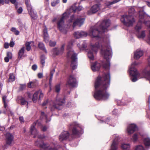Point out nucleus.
<instances>
[{
  "label": "nucleus",
  "instance_id": "bf43d9fd",
  "mask_svg": "<svg viewBox=\"0 0 150 150\" xmlns=\"http://www.w3.org/2000/svg\"><path fill=\"white\" fill-rule=\"evenodd\" d=\"M147 115L148 116V117L150 119V110L149 109L147 111Z\"/></svg>",
  "mask_w": 150,
  "mask_h": 150
},
{
  "label": "nucleus",
  "instance_id": "9d476101",
  "mask_svg": "<svg viewBox=\"0 0 150 150\" xmlns=\"http://www.w3.org/2000/svg\"><path fill=\"white\" fill-rule=\"evenodd\" d=\"M111 137L113 139V142L110 150H118V144L121 140L120 137L117 134H115Z\"/></svg>",
  "mask_w": 150,
  "mask_h": 150
},
{
  "label": "nucleus",
  "instance_id": "e2e57ef3",
  "mask_svg": "<svg viewBox=\"0 0 150 150\" xmlns=\"http://www.w3.org/2000/svg\"><path fill=\"white\" fill-rule=\"evenodd\" d=\"M4 3V0H0V6L3 5Z\"/></svg>",
  "mask_w": 150,
  "mask_h": 150
},
{
  "label": "nucleus",
  "instance_id": "37998d69",
  "mask_svg": "<svg viewBox=\"0 0 150 150\" xmlns=\"http://www.w3.org/2000/svg\"><path fill=\"white\" fill-rule=\"evenodd\" d=\"M12 56V54L11 52H8L7 54V57H8L10 59H11Z\"/></svg>",
  "mask_w": 150,
  "mask_h": 150
},
{
  "label": "nucleus",
  "instance_id": "603ef678",
  "mask_svg": "<svg viewBox=\"0 0 150 150\" xmlns=\"http://www.w3.org/2000/svg\"><path fill=\"white\" fill-rule=\"evenodd\" d=\"M38 76L39 78H41L43 76V74L42 73H40L38 74Z\"/></svg>",
  "mask_w": 150,
  "mask_h": 150
},
{
  "label": "nucleus",
  "instance_id": "de8ad7c7",
  "mask_svg": "<svg viewBox=\"0 0 150 150\" xmlns=\"http://www.w3.org/2000/svg\"><path fill=\"white\" fill-rule=\"evenodd\" d=\"M4 46L5 48L7 49L8 48L9 45L8 43L6 42L4 44Z\"/></svg>",
  "mask_w": 150,
  "mask_h": 150
},
{
  "label": "nucleus",
  "instance_id": "f704fd0d",
  "mask_svg": "<svg viewBox=\"0 0 150 150\" xmlns=\"http://www.w3.org/2000/svg\"><path fill=\"white\" fill-rule=\"evenodd\" d=\"M45 55H42L41 56V63L42 65V67L44 66L45 63Z\"/></svg>",
  "mask_w": 150,
  "mask_h": 150
},
{
  "label": "nucleus",
  "instance_id": "1a4fd4ad",
  "mask_svg": "<svg viewBox=\"0 0 150 150\" xmlns=\"http://www.w3.org/2000/svg\"><path fill=\"white\" fill-rule=\"evenodd\" d=\"M41 124L38 121H36L31 126L30 129V132L32 134L34 135V137H37L39 139H42L45 137L43 135H40L38 134V132L35 128V126H41Z\"/></svg>",
  "mask_w": 150,
  "mask_h": 150
},
{
  "label": "nucleus",
  "instance_id": "9b49d317",
  "mask_svg": "<svg viewBox=\"0 0 150 150\" xmlns=\"http://www.w3.org/2000/svg\"><path fill=\"white\" fill-rule=\"evenodd\" d=\"M25 3L26 4L28 13L31 17L33 19H36L37 18V13L34 11L32 8L29 0H25Z\"/></svg>",
  "mask_w": 150,
  "mask_h": 150
},
{
  "label": "nucleus",
  "instance_id": "09e8293b",
  "mask_svg": "<svg viewBox=\"0 0 150 150\" xmlns=\"http://www.w3.org/2000/svg\"><path fill=\"white\" fill-rule=\"evenodd\" d=\"M82 7L81 6H79L78 7L76 6V11H80L82 10Z\"/></svg>",
  "mask_w": 150,
  "mask_h": 150
},
{
  "label": "nucleus",
  "instance_id": "dca6fc26",
  "mask_svg": "<svg viewBox=\"0 0 150 150\" xmlns=\"http://www.w3.org/2000/svg\"><path fill=\"white\" fill-rule=\"evenodd\" d=\"M100 4H96L94 5L91 7L90 10L88 11V14L91 15L96 13L100 10Z\"/></svg>",
  "mask_w": 150,
  "mask_h": 150
},
{
  "label": "nucleus",
  "instance_id": "393cba45",
  "mask_svg": "<svg viewBox=\"0 0 150 150\" xmlns=\"http://www.w3.org/2000/svg\"><path fill=\"white\" fill-rule=\"evenodd\" d=\"M65 45H62L60 49L58 50L57 48H55L54 49L53 51L54 53L56 55L61 54L64 51Z\"/></svg>",
  "mask_w": 150,
  "mask_h": 150
},
{
  "label": "nucleus",
  "instance_id": "cd10ccee",
  "mask_svg": "<svg viewBox=\"0 0 150 150\" xmlns=\"http://www.w3.org/2000/svg\"><path fill=\"white\" fill-rule=\"evenodd\" d=\"M120 147L123 150H129L130 147V145L129 143H122L121 144Z\"/></svg>",
  "mask_w": 150,
  "mask_h": 150
},
{
  "label": "nucleus",
  "instance_id": "aec40b11",
  "mask_svg": "<svg viewBox=\"0 0 150 150\" xmlns=\"http://www.w3.org/2000/svg\"><path fill=\"white\" fill-rule=\"evenodd\" d=\"M6 141L7 144L10 145L13 142V136L10 133H8L6 134Z\"/></svg>",
  "mask_w": 150,
  "mask_h": 150
},
{
  "label": "nucleus",
  "instance_id": "052dcab7",
  "mask_svg": "<svg viewBox=\"0 0 150 150\" xmlns=\"http://www.w3.org/2000/svg\"><path fill=\"white\" fill-rule=\"evenodd\" d=\"M8 112L9 115L12 116L13 115V113L10 110H8Z\"/></svg>",
  "mask_w": 150,
  "mask_h": 150
},
{
  "label": "nucleus",
  "instance_id": "7ed1b4c3",
  "mask_svg": "<svg viewBox=\"0 0 150 150\" xmlns=\"http://www.w3.org/2000/svg\"><path fill=\"white\" fill-rule=\"evenodd\" d=\"M149 17L143 11H140L139 13V21L135 27V32L137 38L140 39H143L146 35L145 31L144 30L140 31L142 28V24L144 23L150 28L149 35L147 40V42L150 45V21H146Z\"/></svg>",
  "mask_w": 150,
  "mask_h": 150
},
{
  "label": "nucleus",
  "instance_id": "f3484780",
  "mask_svg": "<svg viewBox=\"0 0 150 150\" xmlns=\"http://www.w3.org/2000/svg\"><path fill=\"white\" fill-rule=\"evenodd\" d=\"M144 135L139 132H138L133 134L131 138V140L134 143L137 142L139 139L141 137H143Z\"/></svg>",
  "mask_w": 150,
  "mask_h": 150
},
{
  "label": "nucleus",
  "instance_id": "ddd939ff",
  "mask_svg": "<svg viewBox=\"0 0 150 150\" xmlns=\"http://www.w3.org/2000/svg\"><path fill=\"white\" fill-rule=\"evenodd\" d=\"M77 82L74 75H70L68 79L67 85L69 86L76 87L77 86Z\"/></svg>",
  "mask_w": 150,
  "mask_h": 150
},
{
  "label": "nucleus",
  "instance_id": "49530a36",
  "mask_svg": "<svg viewBox=\"0 0 150 150\" xmlns=\"http://www.w3.org/2000/svg\"><path fill=\"white\" fill-rule=\"evenodd\" d=\"M23 11V9L21 7H19L17 10V12L18 13H21Z\"/></svg>",
  "mask_w": 150,
  "mask_h": 150
},
{
  "label": "nucleus",
  "instance_id": "473e14b6",
  "mask_svg": "<svg viewBox=\"0 0 150 150\" xmlns=\"http://www.w3.org/2000/svg\"><path fill=\"white\" fill-rule=\"evenodd\" d=\"M38 47L40 49L44 50L45 53H47V51L45 47L44 44L42 42H39Z\"/></svg>",
  "mask_w": 150,
  "mask_h": 150
},
{
  "label": "nucleus",
  "instance_id": "a18cd8bd",
  "mask_svg": "<svg viewBox=\"0 0 150 150\" xmlns=\"http://www.w3.org/2000/svg\"><path fill=\"white\" fill-rule=\"evenodd\" d=\"M10 2L12 4H14L16 6V7L17 8V3L16 0H10Z\"/></svg>",
  "mask_w": 150,
  "mask_h": 150
},
{
  "label": "nucleus",
  "instance_id": "f257e3e1",
  "mask_svg": "<svg viewBox=\"0 0 150 150\" xmlns=\"http://www.w3.org/2000/svg\"><path fill=\"white\" fill-rule=\"evenodd\" d=\"M99 40L95 44L90 43V49L88 52V56L91 60L94 59V54L97 53L98 49L101 47L100 53L104 59L102 63L103 68L106 71L102 76H98L94 83L95 91L93 95L94 98L98 100H105L108 99L110 94L106 89L110 86V75L108 71L110 66V59L112 57V52L110 45L109 37H92Z\"/></svg>",
  "mask_w": 150,
  "mask_h": 150
},
{
  "label": "nucleus",
  "instance_id": "c756f323",
  "mask_svg": "<svg viewBox=\"0 0 150 150\" xmlns=\"http://www.w3.org/2000/svg\"><path fill=\"white\" fill-rule=\"evenodd\" d=\"M26 50L28 51H30L31 49V47H34L33 42H27L25 44Z\"/></svg>",
  "mask_w": 150,
  "mask_h": 150
},
{
  "label": "nucleus",
  "instance_id": "680f3d73",
  "mask_svg": "<svg viewBox=\"0 0 150 150\" xmlns=\"http://www.w3.org/2000/svg\"><path fill=\"white\" fill-rule=\"evenodd\" d=\"M10 59L7 57H6L4 58V60L5 62H8Z\"/></svg>",
  "mask_w": 150,
  "mask_h": 150
},
{
  "label": "nucleus",
  "instance_id": "412c9836",
  "mask_svg": "<svg viewBox=\"0 0 150 150\" xmlns=\"http://www.w3.org/2000/svg\"><path fill=\"white\" fill-rule=\"evenodd\" d=\"M69 134L68 132L67 131L63 132L59 137V140L62 141L68 139L69 136Z\"/></svg>",
  "mask_w": 150,
  "mask_h": 150
},
{
  "label": "nucleus",
  "instance_id": "39448f33",
  "mask_svg": "<svg viewBox=\"0 0 150 150\" xmlns=\"http://www.w3.org/2000/svg\"><path fill=\"white\" fill-rule=\"evenodd\" d=\"M135 11V9L134 7H130L129 9V15H124L122 16L121 18V22L127 26H130L132 25L135 21V20L132 16Z\"/></svg>",
  "mask_w": 150,
  "mask_h": 150
},
{
  "label": "nucleus",
  "instance_id": "a878e982",
  "mask_svg": "<svg viewBox=\"0 0 150 150\" xmlns=\"http://www.w3.org/2000/svg\"><path fill=\"white\" fill-rule=\"evenodd\" d=\"M50 115H45L44 112H42L41 113V116L40 117V119H44L46 120V122H49L50 120Z\"/></svg>",
  "mask_w": 150,
  "mask_h": 150
},
{
  "label": "nucleus",
  "instance_id": "3c124183",
  "mask_svg": "<svg viewBox=\"0 0 150 150\" xmlns=\"http://www.w3.org/2000/svg\"><path fill=\"white\" fill-rule=\"evenodd\" d=\"M14 44L15 43L14 42H13V41H11L10 42L9 45L11 47H12L14 46Z\"/></svg>",
  "mask_w": 150,
  "mask_h": 150
},
{
  "label": "nucleus",
  "instance_id": "0e129e2a",
  "mask_svg": "<svg viewBox=\"0 0 150 150\" xmlns=\"http://www.w3.org/2000/svg\"><path fill=\"white\" fill-rule=\"evenodd\" d=\"M4 2L6 4H8L9 2H10V0H5Z\"/></svg>",
  "mask_w": 150,
  "mask_h": 150
},
{
  "label": "nucleus",
  "instance_id": "c85d7f7f",
  "mask_svg": "<svg viewBox=\"0 0 150 150\" xmlns=\"http://www.w3.org/2000/svg\"><path fill=\"white\" fill-rule=\"evenodd\" d=\"M77 45L79 49L81 50H84L86 47V42L84 41L80 42V44L78 43Z\"/></svg>",
  "mask_w": 150,
  "mask_h": 150
},
{
  "label": "nucleus",
  "instance_id": "6e6d98bb",
  "mask_svg": "<svg viewBox=\"0 0 150 150\" xmlns=\"http://www.w3.org/2000/svg\"><path fill=\"white\" fill-rule=\"evenodd\" d=\"M117 112V110L115 109L112 112V114L114 115H116Z\"/></svg>",
  "mask_w": 150,
  "mask_h": 150
},
{
  "label": "nucleus",
  "instance_id": "a211bd4d",
  "mask_svg": "<svg viewBox=\"0 0 150 150\" xmlns=\"http://www.w3.org/2000/svg\"><path fill=\"white\" fill-rule=\"evenodd\" d=\"M88 35V34L86 32L80 31H76L74 34V37L77 38L86 37Z\"/></svg>",
  "mask_w": 150,
  "mask_h": 150
},
{
  "label": "nucleus",
  "instance_id": "69168bd1",
  "mask_svg": "<svg viewBox=\"0 0 150 150\" xmlns=\"http://www.w3.org/2000/svg\"><path fill=\"white\" fill-rule=\"evenodd\" d=\"M4 127H0V130L3 131L4 130Z\"/></svg>",
  "mask_w": 150,
  "mask_h": 150
},
{
  "label": "nucleus",
  "instance_id": "ea45409f",
  "mask_svg": "<svg viewBox=\"0 0 150 150\" xmlns=\"http://www.w3.org/2000/svg\"><path fill=\"white\" fill-rule=\"evenodd\" d=\"M3 100L4 103V107L5 108H6L7 106V104L6 103V97L5 96H4L3 97Z\"/></svg>",
  "mask_w": 150,
  "mask_h": 150
},
{
  "label": "nucleus",
  "instance_id": "4468645a",
  "mask_svg": "<svg viewBox=\"0 0 150 150\" xmlns=\"http://www.w3.org/2000/svg\"><path fill=\"white\" fill-rule=\"evenodd\" d=\"M138 129L136 125L135 124H131L127 126L126 131L129 134H131L136 131Z\"/></svg>",
  "mask_w": 150,
  "mask_h": 150
},
{
  "label": "nucleus",
  "instance_id": "4be33fe9",
  "mask_svg": "<svg viewBox=\"0 0 150 150\" xmlns=\"http://www.w3.org/2000/svg\"><path fill=\"white\" fill-rule=\"evenodd\" d=\"M143 52L140 49H137L134 52V58L136 59H138L143 55Z\"/></svg>",
  "mask_w": 150,
  "mask_h": 150
},
{
  "label": "nucleus",
  "instance_id": "f8f14e48",
  "mask_svg": "<svg viewBox=\"0 0 150 150\" xmlns=\"http://www.w3.org/2000/svg\"><path fill=\"white\" fill-rule=\"evenodd\" d=\"M144 77L150 83V56L148 59V65L143 71Z\"/></svg>",
  "mask_w": 150,
  "mask_h": 150
},
{
  "label": "nucleus",
  "instance_id": "4c0bfd02",
  "mask_svg": "<svg viewBox=\"0 0 150 150\" xmlns=\"http://www.w3.org/2000/svg\"><path fill=\"white\" fill-rule=\"evenodd\" d=\"M59 2V0H55L53 1L51 3V5L53 6H55Z\"/></svg>",
  "mask_w": 150,
  "mask_h": 150
},
{
  "label": "nucleus",
  "instance_id": "58836bf2",
  "mask_svg": "<svg viewBox=\"0 0 150 150\" xmlns=\"http://www.w3.org/2000/svg\"><path fill=\"white\" fill-rule=\"evenodd\" d=\"M20 99L21 101V103L22 105H25L27 103V102L25 100L24 98L23 97H21Z\"/></svg>",
  "mask_w": 150,
  "mask_h": 150
},
{
  "label": "nucleus",
  "instance_id": "423d86ee",
  "mask_svg": "<svg viewBox=\"0 0 150 150\" xmlns=\"http://www.w3.org/2000/svg\"><path fill=\"white\" fill-rule=\"evenodd\" d=\"M72 45L73 43L72 41L69 42L67 46V49L68 50L67 57L68 58H71V66L73 69H74L77 67V54L75 53L72 49H71Z\"/></svg>",
  "mask_w": 150,
  "mask_h": 150
},
{
  "label": "nucleus",
  "instance_id": "a19ab883",
  "mask_svg": "<svg viewBox=\"0 0 150 150\" xmlns=\"http://www.w3.org/2000/svg\"><path fill=\"white\" fill-rule=\"evenodd\" d=\"M55 92L57 93H59L60 90V87L59 84L56 85L55 87Z\"/></svg>",
  "mask_w": 150,
  "mask_h": 150
},
{
  "label": "nucleus",
  "instance_id": "2f4dec72",
  "mask_svg": "<svg viewBox=\"0 0 150 150\" xmlns=\"http://www.w3.org/2000/svg\"><path fill=\"white\" fill-rule=\"evenodd\" d=\"M134 150H146V149L143 145L139 144L135 146Z\"/></svg>",
  "mask_w": 150,
  "mask_h": 150
},
{
  "label": "nucleus",
  "instance_id": "72a5a7b5",
  "mask_svg": "<svg viewBox=\"0 0 150 150\" xmlns=\"http://www.w3.org/2000/svg\"><path fill=\"white\" fill-rule=\"evenodd\" d=\"M120 0H114L112 1V2H107L105 4L106 5L108 6L112 4H113L116 3L119 1H120Z\"/></svg>",
  "mask_w": 150,
  "mask_h": 150
},
{
  "label": "nucleus",
  "instance_id": "c03bdc74",
  "mask_svg": "<svg viewBox=\"0 0 150 150\" xmlns=\"http://www.w3.org/2000/svg\"><path fill=\"white\" fill-rule=\"evenodd\" d=\"M56 45V42H53L50 41L49 42V45L51 46H54Z\"/></svg>",
  "mask_w": 150,
  "mask_h": 150
},
{
  "label": "nucleus",
  "instance_id": "864d4df0",
  "mask_svg": "<svg viewBox=\"0 0 150 150\" xmlns=\"http://www.w3.org/2000/svg\"><path fill=\"white\" fill-rule=\"evenodd\" d=\"M53 76H52V74L51 76H50V78L49 80V84L50 85V86H51V84L52 81V78Z\"/></svg>",
  "mask_w": 150,
  "mask_h": 150
},
{
  "label": "nucleus",
  "instance_id": "774afa93",
  "mask_svg": "<svg viewBox=\"0 0 150 150\" xmlns=\"http://www.w3.org/2000/svg\"><path fill=\"white\" fill-rule=\"evenodd\" d=\"M67 0H63V2L64 3H66L67 2Z\"/></svg>",
  "mask_w": 150,
  "mask_h": 150
},
{
  "label": "nucleus",
  "instance_id": "5701e85b",
  "mask_svg": "<svg viewBox=\"0 0 150 150\" xmlns=\"http://www.w3.org/2000/svg\"><path fill=\"white\" fill-rule=\"evenodd\" d=\"M101 66L100 64L96 62L91 64V67L92 70L94 71H98Z\"/></svg>",
  "mask_w": 150,
  "mask_h": 150
},
{
  "label": "nucleus",
  "instance_id": "6ab92c4d",
  "mask_svg": "<svg viewBox=\"0 0 150 150\" xmlns=\"http://www.w3.org/2000/svg\"><path fill=\"white\" fill-rule=\"evenodd\" d=\"M104 118H103L101 120V121L102 122L105 121V123H107L113 127H115L117 123V121L116 120H115L114 119H110V117L107 118L105 121H104Z\"/></svg>",
  "mask_w": 150,
  "mask_h": 150
},
{
  "label": "nucleus",
  "instance_id": "2eb2a0df",
  "mask_svg": "<svg viewBox=\"0 0 150 150\" xmlns=\"http://www.w3.org/2000/svg\"><path fill=\"white\" fill-rule=\"evenodd\" d=\"M38 96H39V99L40 100L43 96V94L40 90L36 92L33 94L32 98V100L34 103H36L37 102Z\"/></svg>",
  "mask_w": 150,
  "mask_h": 150
},
{
  "label": "nucleus",
  "instance_id": "c9c22d12",
  "mask_svg": "<svg viewBox=\"0 0 150 150\" xmlns=\"http://www.w3.org/2000/svg\"><path fill=\"white\" fill-rule=\"evenodd\" d=\"M15 79V76L13 74L11 73L10 74L9 81L10 82L13 81Z\"/></svg>",
  "mask_w": 150,
  "mask_h": 150
},
{
  "label": "nucleus",
  "instance_id": "bb28decb",
  "mask_svg": "<svg viewBox=\"0 0 150 150\" xmlns=\"http://www.w3.org/2000/svg\"><path fill=\"white\" fill-rule=\"evenodd\" d=\"M44 40L47 43L49 42V37L47 32V28L45 27L43 30Z\"/></svg>",
  "mask_w": 150,
  "mask_h": 150
},
{
  "label": "nucleus",
  "instance_id": "b1692460",
  "mask_svg": "<svg viewBox=\"0 0 150 150\" xmlns=\"http://www.w3.org/2000/svg\"><path fill=\"white\" fill-rule=\"evenodd\" d=\"M143 144L146 149L150 147V138L148 137H144L143 138Z\"/></svg>",
  "mask_w": 150,
  "mask_h": 150
},
{
  "label": "nucleus",
  "instance_id": "7c9ffc66",
  "mask_svg": "<svg viewBox=\"0 0 150 150\" xmlns=\"http://www.w3.org/2000/svg\"><path fill=\"white\" fill-rule=\"evenodd\" d=\"M25 51V47H23L19 50L18 53V57L19 59H21L24 57V53Z\"/></svg>",
  "mask_w": 150,
  "mask_h": 150
},
{
  "label": "nucleus",
  "instance_id": "0eeeda50",
  "mask_svg": "<svg viewBox=\"0 0 150 150\" xmlns=\"http://www.w3.org/2000/svg\"><path fill=\"white\" fill-rule=\"evenodd\" d=\"M139 64V62L135 61L132 63L129 67L128 72L130 79L133 82H136L139 79L142 77L137 69L135 68V66Z\"/></svg>",
  "mask_w": 150,
  "mask_h": 150
},
{
  "label": "nucleus",
  "instance_id": "5fc2aeb1",
  "mask_svg": "<svg viewBox=\"0 0 150 150\" xmlns=\"http://www.w3.org/2000/svg\"><path fill=\"white\" fill-rule=\"evenodd\" d=\"M47 127L46 126H44L42 128V130L43 131H45L46 130Z\"/></svg>",
  "mask_w": 150,
  "mask_h": 150
},
{
  "label": "nucleus",
  "instance_id": "4d7b16f0",
  "mask_svg": "<svg viewBox=\"0 0 150 150\" xmlns=\"http://www.w3.org/2000/svg\"><path fill=\"white\" fill-rule=\"evenodd\" d=\"M20 121L21 122H23L24 121L23 118L22 117H20L19 118Z\"/></svg>",
  "mask_w": 150,
  "mask_h": 150
},
{
  "label": "nucleus",
  "instance_id": "6e6552de",
  "mask_svg": "<svg viewBox=\"0 0 150 150\" xmlns=\"http://www.w3.org/2000/svg\"><path fill=\"white\" fill-rule=\"evenodd\" d=\"M72 129L73 134L76 136H79L83 133V127L81 124L76 122L72 123L71 125Z\"/></svg>",
  "mask_w": 150,
  "mask_h": 150
},
{
  "label": "nucleus",
  "instance_id": "338daca9",
  "mask_svg": "<svg viewBox=\"0 0 150 150\" xmlns=\"http://www.w3.org/2000/svg\"><path fill=\"white\" fill-rule=\"evenodd\" d=\"M147 5L149 7H150V2H148L147 3Z\"/></svg>",
  "mask_w": 150,
  "mask_h": 150
},
{
  "label": "nucleus",
  "instance_id": "13d9d810",
  "mask_svg": "<svg viewBox=\"0 0 150 150\" xmlns=\"http://www.w3.org/2000/svg\"><path fill=\"white\" fill-rule=\"evenodd\" d=\"M55 71V70L54 69H53L50 72V76H51L52 74V76H53V75Z\"/></svg>",
  "mask_w": 150,
  "mask_h": 150
},
{
  "label": "nucleus",
  "instance_id": "f03ea898",
  "mask_svg": "<svg viewBox=\"0 0 150 150\" xmlns=\"http://www.w3.org/2000/svg\"><path fill=\"white\" fill-rule=\"evenodd\" d=\"M76 9V4L72 6L70 8L68 9L62 15V18L58 21L57 23V27L59 30L62 33L66 34L69 28L71 26L74 28L76 26H81L84 23V18H76L74 15H72L67 22V25L64 23V21L67 18L71 13L75 12Z\"/></svg>",
  "mask_w": 150,
  "mask_h": 150
},
{
  "label": "nucleus",
  "instance_id": "79ce46f5",
  "mask_svg": "<svg viewBox=\"0 0 150 150\" xmlns=\"http://www.w3.org/2000/svg\"><path fill=\"white\" fill-rule=\"evenodd\" d=\"M35 82H30L28 84V87L29 88H31L35 84Z\"/></svg>",
  "mask_w": 150,
  "mask_h": 150
},
{
  "label": "nucleus",
  "instance_id": "8fccbe9b",
  "mask_svg": "<svg viewBox=\"0 0 150 150\" xmlns=\"http://www.w3.org/2000/svg\"><path fill=\"white\" fill-rule=\"evenodd\" d=\"M32 68L33 70L35 71L37 69V66L35 64L33 65L32 66Z\"/></svg>",
  "mask_w": 150,
  "mask_h": 150
},
{
  "label": "nucleus",
  "instance_id": "e433bc0d",
  "mask_svg": "<svg viewBox=\"0 0 150 150\" xmlns=\"http://www.w3.org/2000/svg\"><path fill=\"white\" fill-rule=\"evenodd\" d=\"M11 30L13 32L15 35H18L19 33V31L15 28H11Z\"/></svg>",
  "mask_w": 150,
  "mask_h": 150
},
{
  "label": "nucleus",
  "instance_id": "20e7f679",
  "mask_svg": "<svg viewBox=\"0 0 150 150\" xmlns=\"http://www.w3.org/2000/svg\"><path fill=\"white\" fill-rule=\"evenodd\" d=\"M65 102V101L64 99H61L59 96L58 95L56 97L55 101H51L49 102L48 100H45L42 104V106H46V108L49 106L50 108L52 111L55 109L60 110Z\"/></svg>",
  "mask_w": 150,
  "mask_h": 150
}]
</instances>
